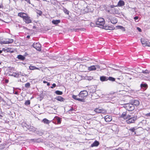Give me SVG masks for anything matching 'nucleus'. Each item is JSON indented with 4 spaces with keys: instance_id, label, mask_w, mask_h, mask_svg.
I'll return each mask as SVG.
<instances>
[{
    "instance_id": "obj_12",
    "label": "nucleus",
    "mask_w": 150,
    "mask_h": 150,
    "mask_svg": "<svg viewBox=\"0 0 150 150\" xmlns=\"http://www.w3.org/2000/svg\"><path fill=\"white\" fill-rule=\"evenodd\" d=\"M125 5V2L123 0H120L117 4L118 6H122Z\"/></svg>"
},
{
    "instance_id": "obj_37",
    "label": "nucleus",
    "mask_w": 150,
    "mask_h": 150,
    "mask_svg": "<svg viewBox=\"0 0 150 150\" xmlns=\"http://www.w3.org/2000/svg\"><path fill=\"white\" fill-rule=\"evenodd\" d=\"M83 11H85L84 12L85 13H88V12H89L90 11L89 10H88V8L87 7L85 8L84 9Z\"/></svg>"
},
{
    "instance_id": "obj_55",
    "label": "nucleus",
    "mask_w": 150,
    "mask_h": 150,
    "mask_svg": "<svg viewBox=\"0 0 150 150\" xmlns=\"http://www.w3.org/2000/svg\"><path fill=\"white\" fill-rule=\"evenodd\" d=\"M93 23H90V25H91V26H93V25H93Z\"/></svg>"
},
{
    "instance_id": "obj_22",
    "label": "nucleus",
    "mask_w": 150,
    "mask_h": 150,
    "mask_svg": "<svg viewBox=\"0 0 150 150\" xmlns=\"http://www.w3.org/2000/svg\"><path fill=\"white\" fill-rule=\"evenodd\" d=\"M42 121L45 124H49L50 122V121L46 118L43 119Z\"/></svg>"
},
{
    "instance_id": "obj_44",
    "label": "nucleus",
    "mask_w": 150,
    "mask_h": 150,
    "mask_svg": "<svg viewBox=\"0 0 150 150\" xmlns=\"http://www.w3.org/2000/svg\"><path fill=\"white\" fill-rule=\"evenodd\" d=\"M78 100L80 101L83 102L84 101V100L83 98H79L78 99Z\"/></svg>"
},
{
    "instance_id": "obj_30",
    "label": "nucleus",
    "mask_w": 150,
    "mask_h": 150,
    "mask_svg": "<svg viewBox=\"0 0 150 150\" xmlns=\"http://www.w3.org/2000/svg\"><path fill=\"white\" fill-rule=\"evenodd\" d=\"M29 69L31 70H33L34 69H37L38 68L35 67L30 66L29 67Z\"/></svg>"
},
{
    "instance_id": "obj_31",
    "label": "nucleus",
    "mask_w": 150,
    "mask_h": 150,
    "mask_svg": "<svg viewBox=\"0 0 150 150\" xmlns=\"http://www.w3.org/2000/svg\"><path fill=\"white\" fill-rule=\"evenodd\" d=\"M0 43L2 44H7L6 40H0Z\"/></svg>"
},
{
    "instance_id": "obj_14",
    "label": "nucleus",
    "mask_w": 150,
    "mask_h": 150,
    "mask_svg": "<svg viewBox=\"0 0 150 150\" xmlns=\"http://www.w3.org/2000/svg\"><path fill=\"white\" fill-rule=\"evenodd\" d=\"M88 69L89 71H94L96 70V66L95 65H93L88 67Z\"/></svg>"
},
{
    "instance_id": "obj_57",
    "label": "nucleus",
    "mask_w": 150,
    "mask_h": 150,
    "mask_svg": "<svg viewBox=\"0 0 150 150\" xmlns=\"http://www.w3.org/2000/svg\"><path fill=\"white\" fill-rule=\"evenodd\" d=\"M2 52V51L0 50V54Z\"/></svg>"
},
{
    "instance_id": "obj_28",
    "label": "nucleus",
    "mask_w": 150,
    "mask_h": 150,
    "mask_svg": "<svg viewBox=\"0 0 150 150\" xmlns=\"http://www.w3.org/2000/svg\"><path fill=\"white\" fill-rule=\"evenodd\" d=\"M7 44H10L12 43L13 41V40L11 39H9L8 40H6Z\"/></svg>"
},
{
    "instance_id": "obj_50",
    "label": "nucleus",
    "mask_w": 150,
    "mask_h": 150,
    "mask_svg": "<svg viewBox=\"0 0 150 150\" xmlns=\"http://www.w3.org/2000/svg\"><path fill=\"white\" fill-rule=\"evenodd\" d=\"M114 150H122V149L121 148H119L117 149H115Z\"/></svg>"
},
{
    "instance_id": "obj_17",
    "label": "nucleus",
    "mask_w": 150,
    "mask_h": 150,
    "mask_svg": "<svg viewBox=\"0 0 150 150\" xmlns=\"http://www.w3.org/2000/svg\"><path fill=\"white\" fill-rule=\"evenodd\" d=\"M141 41L142 44L144 46H145L148 41H147V40L145 39H144L142 38L141 39Z\"/></svg>"
},
{
    "instance_id": "obj_39",
    "label": "nucleus",
    "mask_w": 150,
    "mask_h": 150,
    "mask_svg": "<svg viewBox=\"0 0 150 150\" xmlns=\"http://www.w3.org/2000/svg\"><path fill=\"white\" fill-rule=\"evenodd\" d=\"M37 13L40 15H41L42 13V12L40 10H38L37 12Z\"/></svg>"
},
{
    "instance_id": "obj_40",
    "label": "nucleus",
    "mask_w": 150,
    "mask_h": 150,
    "mask_svg": "<svg viewBox=\"0 0 150 150\" xmlns=\"http://www.w3.org/2000/svg\"><path fill=\"white\" fill-rule=\"evenodd\" d=\"M72 31H77V30H81V29H77L76 28H74L71 29Z\"/></svg>"
},
{
    "instance_id": "obj_52",
    "label": "nucleus",
    "mask_w": 150,
    "mask_h": 150,
    "mask_svg": "<svg viewBox=\"0 0 150 150\" xmlns=\"http://www.w3.org/2000/svg\"><path fill=\"white\" fill-rule=\"evenodd\" d=\"M3 6L2 4L0 5V8H2Z\"/></svg>"
},
{
    "instance_id": "obj_27",
    "label": "nucleus",
    "mask_w": 150,
    "mask_h": 150,
    "mask_svg": "<svg viewBox=\"0 0 150 150\" xmlns=\"http://www.w3.org/2000/svg\"><path fill=\"white\" fill-rule=\"evenodd\" d=\"M141 87L142 88H144L146 89L147 87V85L146 84L142 83L141 84Z\"/></svg>"
},
{
    "instance_id": "obj_25",
    "label": "nucleus",
    "mask_w": 150,
    "mask_h": 150,
    "mask_svg": "<svg viewBox=\"0 0 150 150\" xmlns=\"http://www.w3.org/2000/svg\"><path fill=\"white\" fill-rule=\"evenodd\" d=\"M116 27L118 29L121 30L123 31H124L125 30V28L121 26H117Z\"/></svg>"
},
{
    "instance_id": "obj_42",
    "label": "nucleus",
    "mask_w": 150,
    "mask_h": 150,
    "mask_svg": "<svg viewBox=\"0 0 150 150\" xmlns=\"http://www.w3.org/2000/svg\"><path fill=\"white\" fill-rule=\"evenodd\" d=\"M130 117H131V116L129 115H127H127H126L125 119H128L129 118H130Z\"/></svg>"
},
{
    "instance_id": "obj_49",
    "label": "nucleus",
    "mask_w": 150,
    "mask_h": 150,
    "mask_svg": "<svg viewBox=\"0 0 150 150\" xmlns=\"http://www.w3.org/2000/svg\"><path fill=\"white\" fill-rule=\"evenodd\" d=\"M134 19L135 20H137L138 19L139 17L138 16H135V17H134Z\"/></svg>"
},
{
    "instance_id": "obj_5",
    "label": "nucleus",
    "mask_w": 150,
    "mask_h": 150,
    "mask_svg": "<svg viewBox=\"0 0 150 150\" xmlns=\"http://www.w3.org/2000/svg\"><path fill=\"white\" fill-rule=\"evenodd\" d=\"M88 95V93L86 91H81L79 93V97L84 98L86 97Z\"/></svg>"
},
{
    "instance_id": "obj_59",
    "label": "nucleus",
    "mask_w": 150,
    "mask_h": 150,
    "mask_svg": "<svg viewBox=\"0 0 150 150\" xmlns=\"http://www.w3.org/2000/svg\"><path fill=\"white\" fill-rule=\"evenodd\" d=\"M148 80L150 81V77L149 78V79H148Z\"/></svg>"
},
{
    "instance_id": "obj_2",
    "label": "nucleus",
    "mask_w": 150,
    "mask_h": 150,
    "mask_svg": "<svg viewBox=\"0 0 150 150\" xmlns=\"http://www.w3.org/2000/svg\"><path fill=\"white\" fill-rule=\"evenodd\" d=\"M105 21L104 18H98V20L96 22V24L98 26H100V27L103 26L105 24Z\"/></svg>"
},
{
    "instance_id": "obj_34",
    "label": "nucleus",
    "mask_w": 150,
    "mask_h": 150,
    "mask_svg": "<svg viewBox=\"0 0 150 150\" xmlns=\"http://www.w3.org/2000/svg\"><path fill=\"white\" fill-rule=\"evenodd\" d=\"M30 104V101L29 100H26L25 103V105H29Z\"/></svg>"
},
{
    "instance_id": "obj_51",
    "label": "nucleus",
    "mask_w": 150,
    "mask_h": 150,
    "mask_svg": "<svg viewBox=\"0 0 150 150\" xmlns=\"http://www.w3.org/2000/svg\"><path fill=\"white\" fill-rule=\"evenodd\" d=\"M95 66H96V68L100 69V66L99 65H95Z\"/></svg>"
},
{
    "instance_id": "obj_20",
    "label": "nucleus",
    "mask_w": 150,
    "mask_h": 150,
    "mask_svg": "<svg viewBox=\"0 0 150 150\" xmlns=\"http://www.w3.org/2000/svg\"><path fill=\"white\" fill-rule=\"evenodd\" d=\"M9 75L11 76H13L14 77L18 78L19 76V74H18L16 73H13L12 74H10Z\"/></svg>"
},
{
    "instance_id": "obj_46",
    "label": "nucleus",
    "mask_w": 150,
    "mask_h": 150,
    "mask_svg": "<svg viewBox=\"0 0 150 150\" xmlns=\"http://www.w3.org/2000/svg\"><path fill=\"white\" fill-rule=\"evenodd\" d=\"M145 116L146 117H150V112L146 114Z\"/></svg>"
},
{
    "instance_id": "obj_35",
    "label": "nucleus",
    "mask_w": 150,
    "mask_h": 150,
    "mask_svg": "<svg viewBox=\"0 0 150 150\" xmlns=\"http://www.w3.org/2000/svg\"><path fill=\"white\" fill-rule=\"evenodd\" d=\"M142 72L144 74H149L150 72V71L146 70L145 71L143 70Z\"/></svg>"
},
{
    "instance_id": "obj_21",
    "label": "nucleus",
    "mask_w": 150,
    "mask_h": 150,
    "mask_svg": "<svg viewBox=\"0 0 150 150\" xmlns=\"http://www.w3.org/2000/svg\"><path fill=\"white\" fill-rule=\"evenodd\" d=\"M127 114V112H124L121 115V117L124 119H125Z\"/></svg>"
},
{
    "instance_id": "obj_16",
    "label": "nucleus",
    "mask_w": 150,
    "mask_h": 150,
    "mask_svg": "<svg viewBox=\"0 0 150 150\" xmlns=\"http://www.w3.org/2000/svg\"><path fill=\"white\" fill-rule=\"evenodd\" d=\"M44 131L42 129H40L36 131L37 134L40 135H42L44 133Z\"/></svg>"
},
{
    "instance_id": "obj_26",
    "label": "nucleus",
    "mask_w": 150,
    "mask_h": 150,
    "mask_svg": "<svg viewBox=\"0 0 150 150\" xmlns=\"http://www.w3.org/2000/svg\"><path fill=\"white\" fill-rule=\"evenodd\" d=\"M17 57L19 59L22 60H24L25 59V57L21 55H18Z\"/></svg>"
},
{
    "instance_id": "obj_23",
    "label": "nucleus",
    "mask_w": 150,
    "mask_h": 150,
    "mask_svg": "<svg viewBox=\"0 0 150 150\" xmlns=\"http://www.w3.org/2000/svg\"><path fill=\"white\" fill-rule=\"evenodd\" d=\"M139 104V100H135L133 102L134 105H135L136 106H138Z\"/></svg>"
},
{
    "instance_id": "obj_32",
    "label": "nucleus",
    "mask_w": 150,
    "mask_h": 150,
    "mask_svg": "<svg viewBox=\"0 0 150 150\" xmlns=\"http://www.w3.org/2000/svg\"><path fill=\"white\" fill-rule=\"evenodd\" d=\"M108 79L109 80L112 81H115V78L112 77H109L108 78Z\"/></svg>"
},
{
    "instance_id": "obj_1",
    "label": "nucleus",
    "mask_w": 150,
    "mask_h": 150,
    "mask_svg": "<svg viewBox=\"0 0 150 150\" xmlns=\"http://www.w3.org/2000/svg\"><path fill=\"white\" fill-rule=\"evenodd\" d=\"M18 16L23 18V21L27 24L31 23L32 20L28 15L23 12H20L18 13Z\"/></svg>"
},
{
    "instance_id": "obj_3",
    "label": "nucleus",
    "mask_w": 150,
    "mask_h": 150,
    "mask_svg": "<svg viewBox=\"0 0 150 150\" xmlns=\"http://www.w3.org/2000/svg\"><path fill=\"white\" fill-rule=\"evenodd\" d=\"M105 10L108 13H110L112 14H118L119 13L118 9L116 8H112L110 10H108L107 8H106Z\"/></svg>"
},
{
    "instance_id": "obj_48",
    "label": "nucleus",
    "mask_w": 150,
    "mask_h": 150,
    "mask_svg": "<svg viewBox=\"0 0 150 150\" xmlns=\"http://www.w3.org/2000/svg\"><path fill=\"white\" fill-rule=\"evenodd\" d=\"M24 0L25 1H26L28 4H31L30 2V0Z\"/></svg>"
},
{
    "instance_id": "obj_4",
    "label": "nucleus",
    "mask_w": 150,
    "mask_h": 150,
    "mask_svg": "<svg viewBox=\"0 0 150 150\" xmlns=\"http://www.w3.org/2000/svg\"><path fill=\"white\" fill-rule=\"evenodd\" d=\"M125 108L129 111H132L134 109V105L132 103H128L126 105Z\"/></svg>"
},
{
    "instance_id": "obj_53",
    "label": "nucleus",
    "mask_w": 150,
    "mask_h": 150,
    "mask_svg": "<svg viewBox=\"0 0 150 150\" xmlns=\"http://www.w3.org/2000/svg\"><path fill=\"white\" fill-rule=\"evenodd\" d=\"M47 86H50V83H49V82H47Z\"/></svg>"
},
{
    "instance_id": "obj_29",
    "label": "nucleus",
    "mask_w": 150,
    "mask_h": 150,
    "mask_svg": "<svg viewBox=\"0 0 150 150\" xmlns=\"http://www.w3.org/2000/svg\"><path fill=\"white\" fill-rule=\"evenodd\" d=\"M55 93L57 95H62L63 94V92L62 91H55Z\"/></svg>"
},
{
    "instance_id": "obj_11",
    "label": "nucleus",
    "mask_w": 150,
    "mask_h": 150,
    "mask_svg": "<svg viewBox=\"0 0 150 150\" xmlns=\"http://www.w3.org/2000/svg\"><path fill=\"white\" fill-rule=\"evenodd\" d=\"M55 99L56 100L61 102L64 101L65 99L63 97L60 96H58L55 98Z\"/></svg>"
},
{
    "instance_id": "obj_54",
    "label": "nucleus",
    "mask_w": 150,
    "mask_h": 150,
    "mask_svg": "<svg viewBox=\"0 0 150 150\" xmlns=\"http://www.w3.org/2000/svg\"><path fill=\"white\" fill-rule=\"evenodd\" d=\"M93 23H90V25H91V26H93V25H93Z\"/></svg>"
},
{
    "instance_id": "obj_60",
    "label": "nucleus",
    "mask_w": 150,
    "mask_h": 150,
    "mask_svg": "<svg viewBox=\"0 0 150 150\" xmlns=\"http://www.w3.org/2000/svg\"><path fill=\"white\" fill-rule=\"evenodd\" d=\"M1 64V63H0V64Z\"/></svg>"
},
{
    "instance_id": "obj_8",
    "label": "nucleus",
    "mask_w": 150,
    "mask_h": 150,
    "mask_svg": "<svg viewBox=\"0 0 150 150\" xmlns=\"http://www.w3.org/2000/svg\"><path fill=\"white\" fill-rule=\"evenodd\" d=\"M94 111L98 113H103L106 112L105 110L102 109L100 108H96L94 110Z\"/></svg>"
},
{
    "instance_id": "obj_13",
    "label": "nucleus",
    "mask_w": 150,
    "mask_h": 150,
    "mask_svg": "<svg viewBox=\"0 0 150 150\" xmlns=\"http://www.w3.org/2000/svg\"><path fill=\"white\" fill-rule=\"evenodd\" d=\"M136 128L135 127H133L131 128H130L129 129V131H130V132H132V134H133V135H134L136 134V132H135V130L136 129Z\"/></svg>"
},
{
    "instance_id": "obj_43",
    "label": "nucleus",
    "mask_w": 150,
    "mask_h": 150,
    "mask_svg": "<svg viewBox=\"0 0 150 150\" xmlns=\"http://www.w3.org/2000/svg\"><path fill=\"white\" fill-rule=\"evenodd\" d=\"M56 86V85L55 83H53L52 84V86H51L50 87V88H54V87H55Z\"/></svg>"
},
{
    "instance_id": "obj_15",
    "label": "nucleus",
    "mask_w": 150,
    "mask_h": 150,
    "mask_svg": "<svg viewBox=\"0 0 150 150\" xmlns=\"http://www.w3.org/2000/svg\"><path fill=\"white\" fill-rule=\"evenodd\" d=\"M100 79L102 81H107L108 80V77L105 76H102L100 77Z\"/></svg>"
},
{
    "instance_id": "obj_38",
    "label": "nucleus",
    "mask_w": 150,
    "mask_h": 150,
    "mask_svg": "<svg viewBox=\"0 0 150 150\" xmlns=\"http://www.w3.org/2000/svg\"><path fill=\"white\" fill-rule=\"evenodd\" d=\"M72 97L73 98H74V99L78 100V98L77 97V96L74 95H73Z\"/></svg>"
},
{
    "instance_id": "obj_6",
    "label": "nucleus",
    "mask_w": 150,
    "mask_h": 150,
    "mask_svg": "<svg viewBox=\"0 0 150 150\" xmlns=\"http://www.w3.org/2000/svg\"><path fill=\"white\" fill-rule=\"evenodd\" d=\"M137 117H130L126 120V122L128 124L134 123L136 120Z\"/></svg>"
},
{
    "instance_id": "obj_7",
    "label": "nucleus",
    "mask_w": 150,
    "mask_h": 150,
    "mask_svg": "<svg viewBox=\"0 0 150 150\" xmlns=\"http://www.w3.org/2000/svg\"><path fill=\"white\" fill-rule=\"evenodd\" d=\"M33 47L36 50L40 51L41 50V46L39 42H34L33 44Z\"/></svg>"
},
{
    "instance_id": "obj_36",
    "label": "nucleus",
    "mask_w": 150,
    "mask_h": 150,
    "mask_svg": "<svg viewBox=\"0 0 150 150\" xmlns=\"http://www.w3.org/2000/svg\"><path fill=\"white\" fill-rule=\"evenodd\" d=\"M30 84L28 82L26 83L25 85V87L27 88H29V87H30Z\"/></svg>"
},
{
    "instance_id": "obj_56",
    "label": "nucleus",
    "mask_w": 150,
    "mask_h": 150,
    "mask_svg": "<svg viewBox=\"0 0 150 150\" xmlns=\"http://www.w3.org/2000/svg\"><path fill=\"white\" fill-rule=\"evenodd\" d=\"M30 37V36L29 35H28L27 36V38H29Z\"/></svg>"
},
{
    "instance_id": "obj_19",
    "label": "nucleus",
    "mask_w": 150,
    "mask_h": 150,
    "mask_svg": "<svg viewBox=\"0 0 150 150\" xmlns=\"http://www.w3.org/2000/svg\"><path fill=\"white\" fill-rule=\"evenodd\" d=\"M111 23L113 24H115L117 23V20L115 18H113L111 20H110Z\"/></svg>"
},
{
    "instance_id": "obj_18",
    "label": "nucleus",
    "mask_w": 150,
    "mask_h": 150,
    "mask_svg": "<svg viewBox=\"0 0 150 150\" xmlns=\"http://www.w3.org/2000/svg\"><path fill=\"white\" fill-rule=\"evenodd\" d=\"M60 22V21L59 20H53L52 21L53 24L55 25H57Z\"/></svg>"
},
{
    "instance_id": "obj_47",
    "label": "nucleus",
    "mask_w": 150,
    "mask_h": 150,
    "mask_svg": "<svg viewBox=\"0 0 150 150\" xmlns=\"http://www.w3.org/2000/svg\"><path fill=\"white\" fill-rule=\"evenodd\" d=\"M115 6L114 5H111L110 7V8H111V9H112V8H114V7H115Z\"/></svg>"
},
{
    "instance_id": "obj_9",
    "label": "nucleus",
    "mask_w": 150,
    "mask_h": 150,
    "mask_svg": "<svg viewBox=\"0 0 150 150\" xmlns=\"http://www.w3.org/2000/svg\"><path fill=\"white\" fill-rule=\"evenodd\" d=\"M105 119L106 122H110L112 120V117L111 116L106 115L105 117Z\"/></svg>"
},
{
    "instance_id": "obj_10",
    "label": "nucleus",
    "mask_w": 150,
    "mask_h": 150,
    "mask_svg": "<svg viewBox=\"0 0 150 150\" xmlns=\"http://www.w3.org/2000/svg\"><path fill=\"white\" fill-rule=\"evenodd\" d=\"M99 144V143L97 141H95L91 145V147H93L95 146H97Z\"/></svg>"
},
{
    "instance_id": "obj_58",
    "label": "nucleus",
    "mask_w": 150,
    "mask_h": 150,
    "mask_svg": "<svg viewBox=\"0 0 150 150\" xmlns=\"http://www.w3.org/2000/svg\"><path fill=\"white\" fill-rule=\"evenodd\" d=\"M44 83H47V82L46 81H44Z\"/></svg>"
},
{
    "instance_id": "obj_33",
    "label": "nucleus",
    "mask_w": 150,
    "mask_h": 150,
    "mask_svg": "<svg viewBox=\"0 0 150 150\" xmlns=\"http://www.w3.org/2000/svg\"><path fill=\"white\" fill-rule=\"evenodd\" d=\"M64 12L67 15L69 14V11L66 8H64L63 9Z\"/></svg>"
},
{
    "instance_id": "obj_45",
    "label": "nucleus",
    "mask_w": 150,
    "mask_h": 150,
    "mask_svg": "<svg viewBox=\"0 0 150 150\" xmlns=\"http://www.w3.org/2000/svg\"><path fill=\"white\" fill-rule=\"evenodd\" d=\"M137 30H138L139 32H142V30L139 28L137 27Z\"/></svg>"
},
{
    "instance_id": "obj_24",
    "label": "nucleus",
    "mask_w": 150,
    "mask_h": 150,
    "mask_svg": "<svg viewBox=\"0 0 150 150\" xmlns=\"http://www.w3.org/2000/svg\"><path fill=\"white\" fill-rule=\"evenodd\" d=\"M55 120H56L57 122V124H59L61 123V118L57 117H55Z\"/></svg>"
},
{
    "instance_id": "obj_41",
    "label": "nucleus",
    "mask_w": 150,
    "mask_h": 150,
    "mask_svg": "<svg viewBox=\"0 0 150 150\" xmlns=\"http://www.w3.org/2000/svg\"><path fill=\"white\" fill-rule=\"evenodd\" d=\"M146 44L145 46H150V42L148 41H147V42L146 43Z\"/></svg>"
}]
</instances>
